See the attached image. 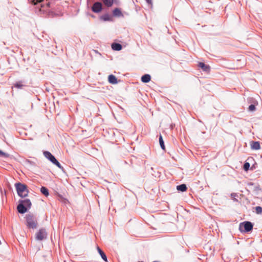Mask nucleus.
<instances>
[{"mask_svg": "<svg viewBox=\"0 0 262 262\" xmlns=\"http://www.w3.org/2000/svg\"><path fill=\"white\" fill-rule=\"evenodd\" d=\"M32 203L30 199L19 200L17 206V210L20 214H24L31 208Z\"/></svg>", "mask_w": 262, "mask_h": 262, "instance_id": "obj_1", "label": "nucleus"}, {"mask_svg": "<svg viewBox=\"0 0 262 262\" xmlns=\"http://www.w3.org/2000/svg\"><path fill=\"white\" fill-rule=\"evenodd\" d=\"M25 225L29 229H35L37 228L38 222L36 216L32 213L29 212L25 217Z\"/></svg>", "mask_w": 262, "mask_h": 262, "instance_id": "obj_2", "label": "nucleus"}, {"mask_svg": "<svg viewBox=\"0 0 262 262\" xmlns=\"http://www.w3.org/2000/svg\"><path fill=\"white\" fill-rule=\"evenodd\" d=\"M17 193L21 198H24L28 195L29 191L26 184L18 182L14 184Z\"/></svg>", "mask_w": 262, "mask_h": 262, "instance_id": "obj_3", "label": "nucleus"}, {"mask_svg": "<svg viewBox=\"0 0 262 262\" xmlns=\"http://www.w3.org/2000/svg\"><path fill=\"white\" fill-rule=\"evenodd\" d=\"M29 3L32 5L36 6L40 4V7L38 8V11L41 13H46L50 7V2H47L46 4H42L44 0H28Z\"/></svg>", "mask_w": 262, "mask_h": 262, "instance_id": "obj_4", "label": "nucleus"}, {"mask_svg": "<svg viewBox=\"0 0 262 262\" xmlns=\"http://www.w3.org/2000/svg\"><path fill=\"white\" fill-rule=\"evenodd\" d=\"M253 226V223L246 221L239 224V230L242 233H249L252 231Z\"/></svg>", "mask_w": 262, "mask_h": 262, "instance_id": "obj_5", "label": "nucleus"}, {"mask_svg": "<svg viewBox=\"0 0 262 262\" xmlns=\"http://www.w3.org/2000/svg\"><path fill=\"white\" fill-rule=\"evenodd\" d=\"M47 232L44 228L40 229L35 234V238L37 241H42L47 239Z\"/></svg>", "mask_w": 262, "mask_h": 262, "instance_id": "obj_6", "label": "nucleus"}, {"mask_svg": "<svg viewBox=\"0 0 262 262\" xmlns=\"http://www.w3.org/2000/svg\"><path fill=\"white\" fill-rule=\"evenodd\" d=\"M103 9L102 5L100 2H95L91 7L92 11L95 13H99L102 11Z\"/></svg>", "mask_w": 262, "mask_h": 262, "instance_id": "obj_7", "label": "nucleus"}, {"mask_svg": "<svg viewBox=\"0 0 262 262\" xmlns=\"http://www.w3.org/2000/svg\"><path fill=\"white\" fill-rule=\"evenodd\" d=\"M248 102L250 103L248 108V110L251 112L255 111L256 106L258 104L257 102L253 98H248Z\"/></svg>", "mask_w": 262, "mask_h": 262, "instance_id": "obj_8", "label": "nucleus"}, {"mask_svg": "<svg viewBox=\"0 0 262 262\" xmlns=\"http://www.w3.org/2000/svg\"><path fill=\"white\" fill-rule=\"evenodd\" d=\"M13 86L18 89H23L27 86V82L25 80H20L16 81L13 84Z\"/></svg>", "mask_w": 262, "mask_h": 262, "instance_id": "obj_9", "label": "nucleus"}, {"mask_svg": "<svg viewBox=\"0 0 262 262\" xmlns=\"http://www.w3.org/2000/svg\"><path fill=\"white\" fill-rule=\"evenodd\" d=\"M198 67L206 73H209L210 71V67L203 62H199Z\"/></svg>", "mask_w": 262, "mask_h": 262, "instance_id": "obj_10", "label": "nucleus"}, {"mask_svg": "<svg viewBox=\"0 0 262 262\" xmlns=\"http://www.w3.org/2000/svg\"><path fill=\"white\" fill-rule=\"evenodd\" d=\"M43 154L51 163H53L56 159L55 157L49 151H43Z\"/></svg>", "mask_w": 262, "mask_h": 262, "instance_id": "obj_11", "label": "nucleus"}, {"mask_svg": "<svg viewBox=\"0 0 262 262\" xmlns=\"http://www.w3.org/2000/svg\"><path fill=\"white\" fill-rule=\"evenodd\" d=\"M112 16L114 17H123L121 10L119 8H115L112 11Z\"/></svg>", "mask_w": 262, "mask_h": 262, "instance_id": "obj_12", "label": "nucleus"}, {"mask_svg": "<svg viewBox=\"0 0 262 262\" xmlns=\"http://www.w3.org/2000/svg\"><path fill=\"white\" fill-rule=\"evenodd\" d=\"M108 81L110 83L112 84H116L118 83V80L117 77L113 74H110L108 75Z\"/></svg>", "mask_w": 262, "mask_h": 262, "instance_id": "obj_13", "label": "nucleus"}, {"mask_svg": "<svg viewBox=\"0 0 262 262\" xmlns=\"http://www.w3.org/2000/svg\"><path fill=\"white\" fill-rule=\"evenodd\" d=\"M250 146L251 148L253 150H258L260 148V143L259 141H251Z\"/></svg>", "mask_w": 262, "mask_h": 262, "instance_id": "obj_14", "label": "nucleus"}, {"mask_svg": "<svg viewBox=\"0 0 262 262\" xmlns=\"http://www.w3.org/2000/svg\"><path fill=\"white\" fill-rule=\"evenodd\" d=\"M111 47L113 50L116 51H120L122 49V45L118 42H113Z\"/></svg>", "mask_w": 262, "mask_h": 262, "instance_id": "obj_15", "label": "nucleus"}, {"mask_svg": "<svg viewBox=\"0 0 262 262\" xmlns=\"http://www.w3.org/2000/svg\"><path fill=\"white\" fill-rule=\"evenodd\" d=\"M247 186L248 187V188L253 191H256L258 190L259 188V185H255V184L253 182H249L247 183Z\"/></svg>", "mask_w": 262, "mask_h": 262, "instance_id": "obj_16", "label": "nucleus"}, {"mask_svg": "<svg viewBox=\"0 0 262 262\" xmlns=\"http://www.w3.org/2000/svg\"><path fill=\"white\" fill-rule=\"evenodd\" d=\"M100 19L104 21H111L113 20V16L108 13H105L100 16Z\"/></svg>", "mask_w": 262, "mask_h": 262, "instance_id": "obj_17", "label": "nucleus"}, {"mask_svg": "<svg viewBox=\"0 0 262 262\" xmlns=\"http://www.w3.org/2000/svg\"><path fill=\"white\" fill-rule=\"evenodd\" d=\"M97 249L98 251V252L101 256L102 259L105 261L107 262V256L106 255L105 253L104 252V251L98 246L97 247Z\"/></svg>", "mask_w": 262, "mask_h": 262, "instance_id": "obj_18", "label": "nucleus"}, {"mask_svg": "<svg viewBox=\"0 0 262 262\" xmlns=\"http://www.w3.org/2000/svg\"><path fill=\"white\" fill-rule=\"evenodd\" d=\"M141 80L143 83H148L151 80V76L148 74H145L141 76Z\"/></svg>", "mask_w": 262, "mask_h": 262, "instance_id": "obj_19", "label": "nucleus"}, {"mask_svg": "<svg viewBox=\"0 0 262 262\" xmlns=\"http://www.w3.org/2000/svg\"><path fill=\"white\" fill-rule=\"evenodd\" d=\"M188 188L185 184H181L177 186V190L179 192H185L186 191Z\"/></svg>", "mask_w": 262, "mask_h": 262, "instance_id": "obj_20", "label": "nucleus"}, {"mask_svg": "<svg viewBox=\"0 0 262 262\" xmlns=\"http://www.w3.org/2000/svg\"><path fill=\"white\" fill-rule=\"evenodd\" d=\"M103 4L107 7H111L116 0H101Z\"/></svg>", "mask_w": 262, "mask_h": 262, "instance_id": "obj_21", "label": "nucleus"}, {"mask_svg": "<svg viewBox=\"0 0 262 262\" xmlns=\"http://www.w3.org/2000/svg\"><path fill=\"white\" fill-rule=\"evenodd\" d=\"M40 192L42 194H43L46 196H48L49 195V189L45 186H41V187L40 188Z\"/></svg>", "mask_w": 262, "mask_h": 262, "instance_id": "obj_22", "label": "nucleus"}, {"mask_svg": "<svg viewBox=\"0 0 262 262\" xmlns=\"http://www.w3.org/2000/svg\"><path fill=\"white\" fill-rule=\"evenodd\" d=\"M159 140V144H160L161 148L164 151H165V146L164 144V140L163 139V137L161 134H160Z\"/></svg>", "mask_w": 262, "mask_h": 262, "instance_id": "obj_23", "label": "nucleus"}, {"mask_svg": "<svg viewBox=\"0 0 262 262\" xmlns=\"http://www.w3.org/2000/svg\"><path fill=\"white\" fill-rule=\"evenodd\" d=\"M243 169L245 171H248L250 169L251 170L253 169V166L250 167V164L249 162L246 161L243 165Z\"/></svg>", "mask_w": 262, "mask_h": 262, "instance_id": "obj_24", "label": "nucleus"}, {"mask_svg": "<svg viewBox=\"0 0 262 262\" xmlns=\"http://www.w3.org/2000/svg\"><path fill=\"white\" fill-rule=\"evenodd\" d=\"M54 165L57 166L59 169H60L63 172H66V170L60 164V163L58 162V161L56 159L54 162L52 163Z\"/></svg>", "mask_w": 262, "mask_h": 262, "instance_id": "obj_25", "label": "nucleus"}, {"mask_svg": "<svg viewBox=\"0 0 262 262\" xmlns=\"http://www.w3.org/2000/svg\"><path fill=\"white\" fill-rule=\"evenodd\" d=\"M10 157V155L8 153L5 152L3 151L0 150V157L4 158H8Z\"/></svg>", "mask_w": 262, "mask_h": 262, "instance_id": "obj_26", "label": "nucleus"}, {"mask_svg": "<svg viewBox=\"0 0 262 262\" xmlns=\"http://www.w3.org/2000/svg\"><path fill=\"white\" fill-rule=\"evenodd\" d=\"M255 211L256 214H260L262 213V207L257 206L255 207Z\"/></svg>", "mask_w": 262, "mask_h": 262, "instance_id": "obj_27", "label": "nucleus"}, {"mask_svg": "<svg viewBox=\"0 0 262 262\" xmlns=\"http://www.w3.org/2000/svg\"><path fill=\"white\" fill-rule=\"evenodd\" d=\"M238 197V194L236 193H232L231 194V198L235 202H238V200L236 199Z\"/></svg>", "mask_w": 262, "mask_h": 262, "instance_id": "obj_28", "label": "nucleus"}, {"mask_svg": "<svg viewBox=\"0 0 262 262\" xmlns=\"http://www.w3.org/2000/svg\"><path fill=\"white\" fill-rule=\"evenodd\" d=\"M145 1L149 5L152 4V0H145Z\"/></svg>", "mask_w": 262, "mask_h": 262, "instance_id": "obj_29", "label": "nucleus"}, {"mask_svg": "<svg viewBox=\"0 0 262 262\" xmlns=\"http://www.w3.org/2000/svg\"><path fill=\"white\" fill-rule=\"evenodd\" d=\"M90 15H91V16H92L93 17H94V15L93 14H91Z\"/></svg>", "mask_w": 262, "mask_h": 262, "instance_id": "obj_30", "label": "nucleus"}, {"mask_svg": "<svg viewBox=\"0 0 262 262\" xmlns=\"http://www.w3.org/2000/svg\"><path fill=\"white\" fill-rule=\"evenodd\" d=\"M138 262H144V261H139Z\"/></svg>", "mask_w": 262, "mask_h": 262, "instance_id": "obj_31", "label": "nucleus"}]
</instances>
